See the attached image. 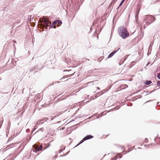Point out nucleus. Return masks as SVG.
<instances>
[{
  "label": "nucleus",
  "instance_id": "nucleus-1",
  "mask_svg": "<svg viewBox=\"0 0 160 160\" xmlns=\"http://www.w3.org/2000/svg\"><path fill=\"white\" fill-rule=\"evenodd\" d=\"M118 33L120 36L124 39L126 38L129 36V33L127 30L122 26L119 27Z\"/></svg>",
  "mask_w": 160,
  "mask_h": 160
},
{
  "label": "nucleus",
  "instance_id": "nucleus-2",
  "mask_svg": "<svg viewBox=\"0 0 160 160\" xmlns=\"http://www.w3.org/2000/svg\"><path fill=\"white\" fill-rule=\"evenodd\" d=\"M155 20V18L151 15H147L144 18V21H148L146 24L147 25H149L152 22H153Z\"/></svg>",
  "mask_w": 160,
  "mask_h": 160
},
{
  "label": "nucleus",
  "instance_id": "nucleus-3",
  "mask_svg": "<svg viewBox=\"0 0 160 160\" xmlns=\"http://www.w3.org/2000/svg\"><path fill=\"white\" fill-rule=\"evenodd\" d=\"M93 136L90 135L86 136L83 138V139L79 142V143L77 145V146L81 144L82 142H83L84 141L91 139L93 138Z\"/></svg>",
  "mask_w": 160,
  "mask_h": 160
},
{
  "label": "nucleus",
  "instance_id": "nucleus-4",
  "mask_svg": "<svg viewBox=\"0 0 160 160\" xmlns=\"http://www.w3.org/2000/svg\"><path fill=\"white\" fill-rule=\"evenodd\" d=\"M43 23L44 26L46 27V28L49 26L48 24L50 23L49 21V20L45 18H43Z\"/></svg>",
  "mask_w": 160,
  "mask_h": 160
},
{
  "label": "nucleus",
  "instance_id": "nucleus-5",
  "mask_svg": "<svg viewBox=\"0 0 160 160\" xmlns=\"http://www.w3.org/2000/svg\"><path fill=\"white\" fill-rule=\"evenodd\" d=\"M33 147L34 148L35 150H33V151L36 152L37 151H40L42 150V145H40L39 147H38L36 145H34L33 146Z\"/></svg>",
  "mask_w": 160,
  "mask_h": 160
},
{
  "label": "nucleus",
  "instance_id": "nucleus-6",
  "mask_svg": "<svg viewBox=\"0 0 160 160\" xmlns=\"http://www.w3.org/2000/svg\"><path fill=\"white\" fill-rule=\"evenodd\" d=\"M120 48H119L117 50L115 51H113L108 56V58H109L112 57L114 54H115L119 49Z\"/></svg>",
  "mask_w": 160,
  "mask_h": 160
},
{
  "label": "nucleus",
  "instance_id": "nucleus-7",
  "mask_svg": "<svg viewBox=\"0 0 160 160\" xmlns=\"http://www.w3.org/2000/svg\"><path fill=\"white\" fill-rule=\"evenodd\" d=\"M73 74H70V75H68L65 76L62 78L61 79L62 80L65 78H68L69 77H70L72 76Z\"/></svg>",
  "mask_w": 160,
  "mask_h": 160
},
{
  "label": "nucleus",
  "instance_id": "nucleus-8",
  "mask_svg": "<svg viewBox=\"0 0 160 160\" xmlns=\"http://www.w3.org/2000/svg\"><path fill=\"white\" fill-rule=\"evenodd\" d=\"M122 156H120V155L118 154L116 156L115 158H112L111 160H115L117 159L118 158H122Z\"/></svg>",
  "mask_w": 160,
  "mask_h": 160
},
{
  "label": "nucleus",
  "instance_id": "nucleus-9",
  "mask_svg": "<svg viewBox=\"0 0 160 160\" xmlns=\"http://www.w3.org/2000/svg\"><path fill=\"white\" fill-rule=\"evenodd\" d=\"M152 83V82L151 81L147 80L145 82V83L147 85H149Z\"/></svg>",
  "mask_w": 160,
  "mask_h": 160
},
{
  "label": "nucleus",
  "instance_id": "nucleus-10",
  "mask_svg": "<svg viewBox=\"0 0 160 160\" xmlns=\"http://www.w3.org/2000/svg\"><path fill=\"white\" fill-rule=\"evenodd\" d=\"M57 21V24H62V22L60 20H56Z\"/></svg>",
  "mask_w": 160,
  "mask_h": 160
},
{
  "label": "nucleus",
  "instance_id": "nucleus-11",
  "mask_svg": "<svg viewBox=\"0 0 160 160\" xmlns=\"http://www.w3.org/2000/svg\"><path fill=\"white\" fill-rule=\"evenodd\" d=\"M123 2H124V1H123V0H122L121 1V2H120V5H119V7H118L117 9H118L119 8V7L123 3Z\"/></svg>",
  "mask_w": 160,
  "mask_h": 160
},
{
  "label": "nucleus",
  "instance_id": "nucleus-12",
  "mask_svg": "<svg viewBox=\"0 0 160 160\" xmlns=\"http://www.w3.org/2000/svg\"><path fill=\"white\" fill-rule=\"evenodd\" d=\"M153 42H151L150 43V45H149V50L150 49H151V48H152V46L153 45Z\"/></svg>",
  "mask_w": 160,
  "mask_h": 160
},
{
  "label": "nucleus",
  "instance_id": "nucleus-13",
  "mask_svg": "<svg viewBox=\"0 0 160 160\" xmlns=\"http://www.w3.org/2000/svg\"><path fill=\"white\" fill-rule=\"evenodd\" d=\"M38 124V123H37L36 124V125L35 126L34 128L33 129V131L35 130L37 128V127H38L37 125Z\"/></svg>",
  "mask_w": 160,
  "mask_h": 160
},
{
  "label": "nucleus",
  "instance_id": "nucleus-14",
  "mask_svg": "<svg viewBox=\"0 0 160 160\" xmlns=\"http://www.w3.org/2000/svg\"><path fill=\"white\" fill-rule=\"evenodd\" d=\"M103 93V92H102V91L99 92H98V94L97 95H99L98 96H100Z\"/></svg>",
  "mask_w": 160,
  "mask_h": 160
},
{
  "label": "nucleus",
  "instance_id": "nucleus-15",
  "mask_svg": "<svg viewBox=\"0 0 160 160\" xmlns=\"http://www.w3.org/2000/svg\"><path fill=\"white\" fill-rule=\"evenodd\" d=\"M57 23V21L56 20H55L52 23V24L53 25H56V24Z\"/></svg>",
  "mask_w": 160,
  "mask_h": 160
},
{
  "label": "nucleus",
  "instance_id": "nucleus-16",
  "mask_svg": "<svg viewBox=\"0 0 160 160\" xmlns=\"http://www.w3.org/2000/svg\"><path fill=\"white\" fill-rule=\"evenodd\" d=\"M138 13H139V11H137V12H136V15H135V18H136V19L138 17Z\"/></svg>",
  "mask_w": 160,
  "mask_h": 160
},
{
  "label": "nucleus",
  "instance_id": "nucleus-17",
  "mask_svg": "<svg viewBox=\"0 0 160 160\" xmlns=\"http://www.w3.org/2000/svg\"><path fill=\"white\" fill-rule=\"evenodd\" d=\"M14 144V143H12V144H10V145L8 146V147H6V148H5V149H7V148H8V147H10V146H12Z\"/></svg>",
  "mask_w": 160,
  "mask_h": 160
},
{
  "label": "nucleus",
  "instance_id": "nucleus-18",
  "mask_svg": "<svg viewBox=\"0 0 160 160\" xmlns=\"http://www.w3.org/2000/svg\"><path fill=\"white\" fill-rule=\"evenodd\" d=\"M158 79H160V73H158Z\"/></svg>",
  "mask_w": 160,
  "mask_h": 160
},
{
  "label": "nucleus",
  "instance_id": "nucleus-19",
  "mask_svg": "<svg viewBox=\"0 0 160 160\" xmlns=\"http://www.w3.org/2000/svg\"><path fill=\"white\" fill-rule=\"evenodd\" d=\"M119 108L116 107V108H113V109H111V110H110V111H112V110H114V109H118Z\"/></svg>",
  "mask_w": 160,
  "mask_h": 160
},
{
  "label": "nucleus",
  "instance_id": "nucleus-20",
  "mask_svg": "<svg viewBox=\"0 0 160 160\" xmlns=\"http://www.w3.org/2000/svg\"><path fill=\"white\" fill-rule=\"evenodd\" d=\"M39 131H41V132H42L44 130V129L43 128H41L39 129Z\"/></svg>",
  "mask_w": 160,
  "mask_h": 160
},
{
  "label": "nucleus",
  "instance_id": "nucleus-21",
  "mask_svg": "<svg viewBox=\"0 0 160 160\" xmlns=\"http://www.w3.org/2000/svg\"><path fill=\"white\" fill-rule=\"evenodd\" d=\"M53 25L52 24V25H51V23H50V28H52Z\"/></svg>",
  "mask_w": 160,
  "mask_h": 160
},
{
  "label": "nucleus",
  "instance_id": "nucleus-22",
  "mask_svg": "<svg viewBox=\"0 0 160 160\" xmlns=\"http://www.w3.org/2000/svg\"><path fill=\"white\" fill-rule=\"evenodd\" d=\"M157 83L158 85L160 86V81L158 82Z\"/></svg>",
  "mask_w": 160,
  "mask_h": 160
},
{
  "label": "nucleus",
  "instance_id": "nucleus-23",
  "mask_svg": "<svg viewBox=\"0 0 160 160\" xmlns=\"http://www.w3.org/2000/svg\"><path fill=\"white\" fill-rule=\"evenodd\" d=\"M63 151V150L62 149H61L60 150H59V153H61V152L62 151Z\"/></svg>",
  "mask_w": 160,
  "mask_h": 160
},
{
  "label": "nucleus",
  "instance_id": "nucleus-24",
  "mask_svg": "<svg viewBox=\"0 0 160 160\" xmlns=\"http://www.w3.org/2000/svg\"><path fill=\"white\" fill-rule=\"evenodd\" d=\"M150 62H148L146 65V66H148V65L149 64Z\"/></svg>",
  "mask_w": 160,
  "mask_h": 160
},
{
  "label": "nucleus",
  "instance_id": "nucleus-25",
  "mask_svg": "<svg viewBox=\"0 0 160 160\" xmlns=\"http://www.w3.org/2000/svg\"><path fill=\"white\" fill-rule=\"evenodd\" d=\"M68 153H69V152H67L66 153V154H65V155H63V156H65L66 155L68 154Z\"/></svg>",
  "mask_w": 160,
  "mask_h": 160
},
{
  "label": "nucleus",
  "instance_id": "nucleus-26",
  "mask_svg": "<svg viewBox=\"0 0 160 160\" xmlns=\"http://www.w3.org/2000/svg\"><path fill=\"white\" fill-rule=\"evenodd\" d=\"M97 89H98V90H100V88H99L98 87H97Z\"/></svg>",
  "mask_w": 160,
  "mask_h": 160
},
{
  "label": "nucleus",
  "instance_id": "nucleus-27",
  "mask_svg": "<svg viewBox=\"0 0 160 160\" xmlns=\"http://www.w3.org/2000/svg\"><path fill=\"white\" fill-rule=\"evenodd\" d=\"M128 55H127L126 56V58H125V60L126 59V58H127V57H128Z\"/></svg>",
  "mask_w": 160,
  "mask_h": 160
},
{
  "label": "nucleus",
  "instance_id": "nucleus-28",
  "mask_svg": "<svg viewBox=\"0 0 160 160\" xmlns=\"http://www.w3.org/2000/svg\"><path fill=\"white\" fill-rule=\"evenodd\" d=\"M125 87H128V86L127 85L125 84Z\"/></svg>",
  "mask_w": 160,
  "mask_h": 160
},
{
  "label": "nucleus",
  "instance_id": "nucleus-29",
  "mask_svg": "<svg viewBox=\"0 0 160 160\" xmlns=\"http://www.w3.org/2000/svg\"><path fill=\"white\" fill-rule=\"evenodd\" d=\"M117 0H113V1H114V2L117 1Z\"/></svg>",
  "mask_w": 160,
  "mask_h": 160
},
{
  "label": "nucleus",
  "instance_id": "nucleus-30",
  "mask_svg": "<svg viewBox=\"0 0 160 160\" xmlns=\"http://www.w3.org/2000/svg\"><path fill=\"white\" fill-rule=\"evenodd\" d=\"M92 28V26H91V28H90V30H91V28Z\"/></svg>",
  "mask_w": 160,
  "mask_h": 160
},
{
  "label": "nucleus",
  "instance_id": "nucleus-31",
  "mask_svg": "<svg viewBox=\"0 0 160 160\" xmlns=\"http://www.w3.org/2000/svg\"><path fill=\"white\" fill-rule=\"evenodd\" d=\"M147 101V102H146H146H150V101Z\"/></svg>",
  "mask_w": 160,
  "mask_h": 160
},
{
  "label": "nucleus",
  "instance_id": "nucleus-32",
  "mask_svg": "<svg viewBox=\"0 0 160 160\" xmlns=\"http://www.w3.org/2000/svg\"><path fill=\"white\" fill-rule=\"evenodd\" d=\"M14 42H15V43H16V42H15V41H14Z\"/></svg>",
  "mask_w": 160,
  "mask_h": 160
},
{
  "label": "nucleus",
  "instance_id": "nucleus-33",
  "mask_svg": "<svg viewBox=\"0 0 160 160\" xmlns=\"http://www.w3.org/2000/svg\"><path fill=\"white\" fill-rule=\"evenodd\" d=\"M65 147H64V149H65Z\"/></svg>",
  "mask_w": 160,
  "mask_h": 160
},
{
  "label": "nucleus",
  "instance_id": "nucleus-34",
  "mask_svg": "<svg viewBox=\"0 0 160 160\" xmlns=\"http://www.w3.org/2000/svg\"><path fill=\"white\" fill-rule=\"evenodd\" d=\"M144 28H145V26H144Z\"/></svg>",
  "mask_w": 160,
  "mask_h": 160
},
{
  "label": "nucleus",
  "instance_id": "nucleus-35",
  "mask_svg": "<svg viewBox=\"0 0 160 160\" xmlns=\"http://www.w3.org/2000/svg\"><path fill=\"white\" fill-rule=\"evenodd\" d=\"M147 138H146L145 140H147Z\"/></svg>",
  "mask_w": 160,
  "mask_h": 160
},
{
  "label": "nucleus",
  "instance_id": "nucleus-36",
  "mask_svg": "<svg viewBox=\"0 0 160 160\" xmlns=\"http://www.w3.org/2000/svg\"><path fill=\"white\" fill-rule=\"evenodd\" d=\"M4 160H5V159H4Z\"/></svg>",
  "mask_w": 160,
  "mask_h": 160
}]
</instances>
